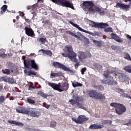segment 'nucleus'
Here are the masks:
<instances>
[{"mask_svg":"<svg viewBox=\"0 0 131 131\" xmlns=\"http://www.w3.org/2000/svg\"><path fill=\"white\" fill-rule=\"evenodd\" d=\"M83 8L84 11L89 12V14H95L96 13H99L100 16H104L105 13L99 6L95 5L93 1H85L82 3Z\"/></svg>","mask_w":131,"mask_h":131,"instance_id":"1","label":"nucleus"},{"mask_svg":"<svg viewBox=\"0 0 131 131\" xmlns=\"http://www.w3.org/2000/svg\"><path fill=\"white\" fill-rule=\"evenodd\" d=\"M114 71L110 70H107L104 72L103 76L107 78L106 80H101V83L104 84H108V85H114V84H117V82L114 80L113 77L110 76L111 74L114 73Z\"/></svg>","mask_w":131,"mask_h":131,"instance_id":"2","label":"nucleus"},{"mask_svg":"<svg viewBox=\"0 0 131 131\" xmlns=\"http://www.w3.org/2000/svg\"><path fill=\"white\" fill-rule=\"evenodd\" d=\"M66 48L68 50V53L66 55V57L70 59L71 61L76 63L75 64V67L79 66V62H78V59L76 58L77 57V54L75 53V52H73V48H72V46H66Z\"/></svg>","mask_w":131,"mask_h":131,"instance_id":"3","label":"nucleus"},{"mask_svg":"<svg viewBox=\"0 0 131 131\" xmlns=\"http://www.w3.org/2000/svg\"><path fill=\"white\" fill-rule=\"evenodd\" d=\"M26 57L25 56H22V60H24V64L25 68L27 69H35V70H38V65L35 62V60L29 59H26Z\"/></svg>","mask_w":131,"mask_h":131,"instance_id":"4","label":"nucleus"},{"mask_svg":"<svg viewBox=\"0 0 131 131\" xmlns=\"http://www.w3.org/2000/svg\"><path fill=\"white\" fill-rule=\"evenodd\" d=\"M110 106L115 108L116 113L118 115H122L126 111V108L124 106V105L121 103L112 102L110 104Z\"/></svg>","mask_w":131,"mask_h":131,"instance_id":"5","label":"nucleus"},{"mask_svg":"<svg viewBox=\"0 0 131 131\" xmlns=\"http://www.w3.org/2000/svg\"><path fill=\"white\" fill-rule=\"evenodd\" d=\"M88 94L91 98L97 99L98 100H104L105 96L101 93H98L96 90H91L88 92Z\"/></svg>","mask_w":131,"mask_h":131,"instance_id":"6","label":"nucleus"},{"mask_svg":"<svg viewBox=\"0 0 131 131\" xmlns=\"http://www.w3.org/2000/svg\"><path fill=\"white\" fill-rule=\"evenodd\" d=\"M73 121H74L76 123H78V124H81L85 121H88L89 120V118L85 117V116L80 115L78 117L77 119L75 118H72Z\"/></svg>","mask_w":131,"mask_h":131,"instance_id":"7","label":"nucleus"},{"mask_svg":"<svg viewBox=\"0 0 131 131\" xmlns=\"http://www.w3.org/2000/svg\"><path fill=\"white\" fill-rule=\"evenodd\" d=\"M91 26H92V27H95V28H100L101 29H103L105 27H108V26H109V25L106 23H97L95 21H92L91 23Z\"/></svg>","mask_w":131,"mask_h":131,"instance_id":"8","label":"nucleus"},{"mask_svg":"<svg viewBox=\"0 0 131 131\" xmlns=\"http://www.w3.org/2000/svg\"><path fill=\"white\" fill-rule=\"evenodd\" d=\"M115 8H119V9H120V10H123V11L126 12L128 11V10H129L130 6L129 5V4H124L123 3H117L115 6Z\"/></svg>","mask_w":131,"mask_h":131,"instance_id":"9","label":"nucleus"},{"mask_svg":"<svg viewBox=\"0 0 131 131\" xmlns=\"http://www.w3.org/2000/svg\"><path fill=\"white\" fill-rule=\"evenodd\" d=\"M78 58L80 61H82L83 59H86L88 57L91 58L92 57V54L90 52L87 53L80 51L78 52Z\"/></svg>","mask_w":131,"mask_h":131,"instance_id":"10","label":"nucleus"},{"mask_svg":"<svg viewBox=\"0 0 131 131\" xmlns=\"http://www.w3.org/2000/svg\"><path fill=\"white\" fill-rule=\"evenodd\" d=\"M48 85L51 86L52 89L54 90H55V91H58V92H62L63 90H61V83L57 84H56L55 83H51L49 82L48 83Z\"/></svg>","mask_w":131,"mask_h":131,"instance_id":"11","label":"nucleus"},{"mask_svg":"<svg viewBox=\"0 0 131 131\" xmlns=\"http://www.w3.org/2000/svg\"><path fill=\"white\" fill-rule=\"evenodd\" d=\"M25 30L26 34L28 35V36H30L31 37H34V36H35V34H34V32L32 29L26 27L25 28Z\"/></svg>","mask_w":131,"mask_h":131,"instance_id":"12","label":"nucleus"},{"mask_svg":"<svg viewBox=\"0 0 131 131\" xmlns=\"http://www.w3.org/2000/svg\"><path fill=\"white\" fill-rule=\"evenodd\" d=\"M52 65L57 69H62L64 71H66V67L58 62L54 61L53 62Z\"/></svg>","mask_w":131,"mask_h":131,"instance_id":"13","label":"nucleus"},{"mask_svg":"<svg viewBox=\"0 0 131 131\" xmlns=\"http://www.w3.org/2000/svg\"><path fill=\"white\" fill-rule=\"evenodd\" d=\"M71 104L72 105H76L78 108H81V109H83V104L82 103H79V100L72 99L70 101Z\"/></svg>","mask_w":131,"mask_h":131,"instance_id":"14","label":"nucleus"},{"mask_svg":"<svg viewBox=\"0 0 131 131\" xmlns=\"http://www.w3.org/2000/svg\"><path fill=\"white\" fill-rule=\"evenodd\" d=\"M28 114H27L28 116H31V117H38L39 116V112L33 110H29Z\"/></svg>","mask_w":131,"mask_h":131,"instance_id":"15","label":"nucleus"},{"mask_svg":"<svg viewBox=\"0 0 131 131\" xmlns=\"http://www.w3.org/2000/svg\"><path fill=\"white\" fill-rule=\"evenodd\" d=\"M103 127H104V124L101 123L99 124H92L90 126L89 128H90V129H99L100 128H103Z\"/></svg>","mask_w":131,"mask_h":131,"instance_id":"16","label":"nucleus"},{"mask_svg":"<svg viewBox=\"0 0 131 131\" xmlns=\"http://www.w3.org/2000/svg\"><path fill=\"white\" fill-rule=\"evenodd\" d=\"M111 37L116 41H117V42H123V40H122L121 37H119L116 34L112 33L111 34Z\"/></svg>","mask_w":131,"mask_h":131,"instance_id":"17","label":"nucleus"},{"mask_svg":"<svg viewBox=\"0 0 131 131\" xmlns=\"http://www.w3.org/2000/svg\"><path fill=\"white\" fill-rule=\"evenodd\" d=\"M52 2L58 6L66 7V0H52Z\"/></svg>","mask_w":131,"mask_h":131,"instance_id":"18","label":"nucleus"},{"mask_svg":"<svg viewBox=\"0 0 131 131\" xmlns=\"http://www.w3.org/2000/svg\"><path fill=\"white\" fill-rule=\"evenodd\" d=\"M16 111L18 113H21V114H28V113L29 112L28 109L21 106L16 108Z\"/></svg>","mask_w":131,"mask_h":131,"instance_id":"19","label":"nucleus"},{"mask_svg":"<svg viewBox=\"0 0 131 131\" xmlns=\"http://www.w3.org/2000/svg\"><path fill=\"white\" fill-rule=\"evenodd\" d=\"M74 27H76V28H77L78 30L80 31H82V32H85V33H88V34H91V35H93L94 33H92V32L86 31L85 30H84L83 29L81 28L77 24H74V25L73 26Z\"/></svg>","mask_w":131,"mask_h":131,"instance_id":"20","label":"nucleus"},{"mask_svg":"<svg viewBox=\"0 0 131 131\" xmlns=\"http://www.w3.org/2000/svg\"><path fill=\"white\" fill-rule=\"evenodd\" d=\"M8 123H11V124H15V125H18V126H23L24 124L20 122H17L14 120H8Z\"/></svg>","mask_w":131,"mask_h":131,"instance_id":"21","label":"nucleus"},{"mask_svg":"<svg viewBox=\"0 0 131 131\" xmlns=\"http://www.w3.org/2000/svg\"><path fill=\"white\" fill-rule=\"evenodd\" d=\"M39 52H42V54H45L46 55H48V56H50V57L53 55V53L51 52V50L41 49L39 50Z\"/></svg>","mask_w":131,"mask_h":131,"instance_id":"22","label":"nucleus"},{"mask_svg":"<svg viewBox=\"0 0 131 131\" xmlns=\"http://www.w3.org/2000/svg\"><path fill=\"white\" fill-rule=\"evenodd\" d=\"M38 9V5H37V4H34V5L32 6H28L27 7V10H37Z\"/></svg>","mask_w":131,"mask_h":131,"instance_id":"23","label":"nucleus"},{"mask_svg":"<svg viewBox=\"0 0 131 131\" xmlns=\"http://www.w3.org/2000/svg\"><path fill=\"white\" fill-rule=\"evenodd\" d=\"M66 7L70 8L72 10H74V6H73V3H71L69 1H66Z\"/></svg>","mask_w":131,"mask_h":131,"instance_id":"24","label":"nucleus"},{"mask_svg":"<svg viewBox=\"0 0 131 131\" xmlns=\"http://www.w3.org/2000/svg\"><path fill=\"white\" fill-rule=\"evenodd\" d=\"M10 56L9 54H5V50H2L1 53H0V57L1 58H8V56Z\"/></svg>","mask_w":131,"mask_h":131,"instance_id":"25","label":"nucleus"},{"mask_svg":"<svg viewBox=\"0 0 131 131\" xmlns=\"http://www.w3.org/2000/svg\"><path fill=\"white\" fill-rule=\"evenodd\" d=\"M8 9V6L4 5L1 7V11H0L1 15H3L5 12L7 11Z\"/></svg>","mask_w":131,"mask_h":131,"instance_id":"26","label":"nucleus"},{"mask_svg":"<svg viewBox=\"0 0 131 131\" xmlns=\"http://www.w3.org/2000/svg\"><path fill=\"white\" fill-rule=\"evenodd\" d=\"M51 76L52 77H60V76H62V73H51Z\"/></svg>","mask_w":131,"mask_h":131,"instance_id":"27","label":"nucleus"},{"mask_svg":"<svg viewBox=\"0 0 131 131\" xmlns=\"http://www.w3.org/2000/svg\"><path fill=\"white\" fill-rule=\"evenodd\" d=\"M2 72L3 73V74H7V75L11 74V71L8 69L2 70Z\"/></svg>","mask_w":131,"mask_h":131,"instance_id":"28","label":"nucleus"},{"mask_svg":"<svg viewBox=\"0 0 131 131\" xmlns=\"http://www.w3.org/2000/svg\"><path fill=\"white\" fill-rule=\"evenodd\" d=\"M123 70L126 71V72H128V73H131V66H128L125 67L123 68Z\"/></svg>","mask_w":131,"mask_h":131,"instance_id":"29","label":"nucleus"},{"mask_svg":"<svg viewBox=\"0 0 131 131\" xmlns=\"http://www.w3.org/2000/svg\"><path fill=\"white\" fill-rule=\"evenodd\" d=\"M72 85L74 88H77V86H82V84L78 82H76L72 83Z\"/></svg>","mask_w":131,"mask_h":131,"instance_id":"30","label":"nucleus"},{"mask_svg":"<svg viewBox=\"0 0 131 131\" xmlns=\"http://www.w3.org/2000/svg\"><path fill=\"white\" fill-rule=\"evenodd\" d=\"M38 40L40 42H41L42 45H43V43H46V41L47 42H48V40H47V38L41 37L39 38Z\"/></svg>","mask_w":131,"mask_h":131,"instance_id":"31","label":"nucleus"},{"mask_svg":"<svg viewBox=\"0 0 131 131\" xmlns=\"http://www.w3.org/2000/svg\"><path fill=\"white\" fill-rule=\"evenodd\" d=\"M93 42H94V43H95L96 46H97V47H102V41H101L93 40Z\"/></svg>","mask_w":131,"mask_h":131,"instance_id":"32","label":"nucleus"},{"mask_svg":"<svg viewBox=\"0 0 131 131\" xmlns=\"http://www.w3.org/2000/svg\"><path fill=\"white\" fill-rule=\"evenodd\" d=\"M7 82H8V83L13 84L16 82V81L12 78H7Z\"/></svg>","mask_w":131,"mask_h":131,"instance_id":"33","label":"nucleus"},{"mask_svg":"<svg viewBox=\"0 0 131 131\" xmlns=\"http://www.w3.org/2000/svg\"><path fill=\"white\" fill-rule=\"evenodd\" d=\"M56 125H57V122L55 121H52L50 124V127H56Z\"/></svg>","mask_w":131,"mask_h":131,"instance_id":"34","label":"nucleus"},{"mask_svg":"<svg viewBox=\"0 0 131 131\" xmlns=\"http://www.w3.org/2000/svg\"><path fill=\"white\" fill-rule=\"evenodd\" d=\"M38 95H39V96L42 97L43 98H47V95L41 91L38 92Z\"/></svg>","mask_w":131,"mask_h":131,"instance_id":"35","label":"nucleus"},{"mask_svg":"<svg viewBox=\"0 0 131 131\" xmlns=\"http://www.w3.org/2000/svg\"><path fill=\"white\" fill-rule=\"evenodd\" d=\"M121 97H123V98H128L131 99V96L128 95V94L126 93H122L121 94Z\"/></svg>","mask_w":131,"mask_h":131,"instance_id":"36","label":"nucleus"},{"mask_svg":"<svg viewBox=\"0 0 131 131\" xmlns=\"http://www.w3.org/2000/svg\"><path fill=\"white\" fill-rule=\"evenodd\" d=\"M28 76H31V75H36L37 73L35 72H33L32 71H30L28 72Z\"/></svg>","mask_w":131,"mask_h":131,"instance_id":"37","label":"nucleus"},{"mask_svg":"<svg viewBox=\"0 0 131 131\" xmlns=\"http://www.w3.org/2000/svg\"><path fill=\"white\" fill-rule=\"evenodd\" d=\"M33 11L32 12V14L33 15V17H32V19L33 20V18H34V17H35V16H36V15H37V9H34Z\"/></svg>","mask_w":131,"mask_h":131,"instance_id":"38","label":"nucleus"},{"mask_svg":"<svg viewBox=\"0 0 131 131\" xmlns=\"http://www.w3.org/2000/svg\"><path fill=\"white\" fill-rule=\"evenodd\" d=\"M5 101H6L5 97L4 96H0V104H3V103H5Z\"/></svg>","mask_w":131,"mask_h":131,"instance_id":"39","label":"nucleus"},{"mask_svg":"<svg viewBox=\"0 0 131 131\" xmlns=\"http://www.w3.org/2000/svg\"><path fill=\"white\" fill-rule=\"evenodd\" d=\"M105 32H113V30H112V28L108 27L104 29Z\"/></svg>","mask_w":131,"mask_h":131,"instance_id":"40","label":"nucleus"},{"mask_svg":"<svg viewBox=\"0 0 131 131\" xmlns=\"http://www.w3.org/2000/svg\"><path fill=\"white\" fill-rule=\"evenodd\" d=\"M125 55L126 56L124 57V59H126V60H131L130 56L128 53H125Z\"/></svg>","mask_w":131,"mask_h":131,"instance_id":"41","label":"nucleus"},{"mask_svg":"<svg viewBox=\"0 0 131 131\" xmlns=\"http://www.w3.org/2000/svg\"><path fill=\"white\" fill-rule=\"evenodd\" d=\"M27 102H28V103L31 104H35V101L34 100H32L30 98L27 99Z\"/></svg>","mask_w":131,"mask_h":131,"instance_id":"42","label":"nucleus"},{"mask_svg":"<svg viewBox=\"0 0 131 131\" xmlns=\"http://www.w3.org/2000/svg\"><path fill=\"white\" fill-rule=\"evenodd\" d=\"M44 25L45 26H47V25H52V23H51V21H50V20H47L44 21Z\"/></svg>","mask_w":131,"mask_h":131,"instance_id":"43","label":"nucleus"},{"mask_svg":"<svg viewBox=\"0 0 131 131\" xmlns=\"http://www.w3.org/2000/svg\"><path fill=\"white\" fill-rule=\"evenodd\" d=\"M8 78H6L5 77H0V81H4L5 82H7Z\"/></svg>","mask_w":131,"mask_h":131,"instance_id":"44","label":"nucleus"},{"mask_svg":"<svg viewBox=\"0 0 131 131\" xmlns=\"http://www.w3.org/2000/svg\"><path fill=\"white\" fill-rule=\"evenodd\" d=\"M84 42L85 45H90V41L89 40V38H85Z\"/></svg>","mask_w":131,"mask_h":131,"instance_id":"45","label":"nucleus"},{"mask_svg":"<svg viewBox=\"0 0 131 131\" xmlns=\"http://www.w3.org/2000/svg\"><path fill=\"white\" fill-rule=\"evenodd\" d=\"M86 71V68L84 67L81 70V73L82 74V75H83V74H84V72Z\"/></svg>","mask_w":131,"mask_h":131,"instance_id":"46","label":"nucleus"},{"mask_svg":"<svg viewBox=\"0 0 131 131\" xmlns=\"http://www.w3.org/2000/svg\"><path fill=\"white\" fill-rule=\"evenodd\" d=\"M95 67H96V68H98V69H102L103 68V67L99 64V63H96L95 64Z\"/></svg>","mask_w":131,"mask_h":131,"instance_id":"47","label":"nucleus"},{"mask_svg":"<svg viewBox=\"0 0 131 131\" xmlns=\"http://www.w3.org/2000/svg\"><path fill=\"white\" fill-rule=\"evenodd\" d=\"M70 35H72V36H74V37H76V38H78V36L77 35H76L74 34V33L72 32H70Z\"/></svg>","mask_w":131,"mask_h":131,"instance_id":"48","label":"nucleus"},{"mask_svg":"<svg viewBox=\"0 0 131 131\" xmlns=\"http://www.w3.org/2000/svg\"><path fill=\"white\" fill-rule=\"evenodd\" d=\"M111 49H112V50H117V49H118V46L113 45L111 46Z\"/></svg>","mask_w":131,"mask_h":131,"instance_id":"49","label":"nucleus"},{"mask_svg":"<svg viewBox=\"0 0 131 131\" xmlns=\"http://www.w3.org/2000/svg\"><path fill=\"white\" fill-rule=\"evenodd\" d=\"M66 71H68V72H70V73H73V71L68 68H66Z\"/></svg>","mask_w":131,"mask_h":131,"instance_id":"50","label":"nucleus"},{"mask_svg":"<svg viewBox=\"0 0 131 131\" xmlns=\"http://www.w3.org/2000/svg\"><path fill=\"white\" fill-rule=\"evenodd\" d=\"M33 89H34V87H33V86L30 85V86H29L28 90H29V91H32V90H33Z\"/></svg>","mask_w":131,"mask_h":131,"instance_id":"51","label":"nucleus"},{"mask_svg":"<svg viewBox=\"0 0 131 131\" xmlns=\"http://www.w3.org/2000/svg\"><path fill=\"white\" fill-rule=\"evenodd\" d=\"M124 76H125V75L121 74V76H120V79H123V77H124Z\"/></svg>","mask_w":131,"mask_h":131,"instance_id":"52","label":"nucleus"},{"mask_svg":"<svg viewBox=\"0 0 131 131\" xmlns=\"http://www.w3.org/2000/svg\"><path fill=\"white\" fill-rule=\"evenodd\" d=\"M104 124H108V120H105L102 121Z\"/></svg>","mask_w":131,"mask_h":131,"instance_id":"53","label":"nucleus"},{"mask_svg":"<svg viewBox=\"0 0 131 131\" xmlns=\"http://www.w3.org/2000/svg\"><path fill=\"white\" fill-rule=\"evenodd\" d=\"M4 88V85L3 84V83H1L0 84V92L1 91H2L3 90Z\"/></svg>","mask_w":131,"mask_h":131,"instance_id":"54","label":"nucleus"},{"mask_svg":"<svg viewBox=\"0 0 131 131\" xmlns=\"http://www.w3.org/2000/svg\"><path fill=\"white\" fill-rule=\"evenodd\" d=\"M25 21L26 22H28V23H30V20L28 18H26V17H25Z\"/></svg>","mask_w":131,"mask_h":131,"instance_id":"55","label":"nucleus"},{"mask_svg":"<svg viewBox=\"0 0 131 131\" xmlns=\"http://www.w3.org/2000/svg\"><path fill=\"white\" fill-rule=\"evenodd\" d=\"M99 89H101V91H103L104 86H103L102 85H100L99 86Z\"/></svg>","mask_w":131,"mask_h":131,"instance_id":"56","label":"nucleus"},{"mask_svg":"<svg viewBox=\"0 0 131 131\" xmlns=\"http://www.w3.org/2000/svg\"><path fill=\"white\" fill-rule=\"evenodd\" d=\"M19 14L20 16H24L25 14L23 12L19 11Z\"/></svg>","mask_w":131,"mask_h":131,"instance_id":"57","label":"nucleus"},{"mask_svg":"<svg viewBox=\"0 0 131 131\" xmlns=\"http://www.w3.org/2000/svg\"><path fill=\"white\" fill-rule=\"evenodd\" d=\"M112 123V121L107 120V124H111Z\"/></svg>","mask_w":131,"mask_h":131,"instance_id":"58","label":"nucleus"},{"mask_svg":"<svg viewBox=\"0 0 131 131\" xmlns=\"http://www.w3.org/2000/svg\"><path fill=\"white\" fill-rule=\"evenodd\" d=\"M10 100H15V98L14 96H10Z\"/></svg>","mask_w":131,"mask_h":131,"instance_id":"59","label":"nucleus"},{"mask_svg":"<svg viewBox=\"0 0 131 131\" xmlns=\"http://www.w3.org/2000/svg\"><path fill=\"white\" fill-rule=\"evenodd\" d=\"M25 74H27V75H28V71H27V70H25L24 71Z\"/></svg>","mask_w":131,"mask_h":131,"instance_id":"60","label":"nucleus"},{"mask_svg":"<svg viewBox=\"0 0 131 131\" xmlns=\"http://www.w3.org/2000/svg\"><path fill=\"white\" fill-rule=\"evenodd\" d=\"M45 107L47 108V109H49L50 108V105L47 104L46 106H45Z\"/></svg>","mask_w":131,"mask_h":131,"instance_id":"61","label":"nucleus"},{"mask_svg":"<svg viewBox=\"0 0 131 131\" xmlns=\"http://www.w3.org/2000/svg\"><path fill=\"white\" fill-rule=\"evenodd\" d=\"M61 54L63 57H66V53H61Z\"/></svg>","mask_w":131,"mask_h":131,"instance_id":"62","label":"nucleus"},{"mask_svg":"<svg viewBox=\"0 0 131 131\" xmlns=\"http://www.w3.org/2000/svg\"><path fill=\"white\" fill-rule=\"evenodd\" d=\"M69 23L70 24H71V25H73H73H74V24L73 23V22L72 21H70V22H69Z\"/></svg>","mask_w":131,"mask_h":131,"instance_id":"63","label":"nucleus"},{"mask_svg":"<svg viewBox=\"0 0 131 131\" xmlns=\"http://www.w3.org/2000/svg\"><path fill=\"white\" fill-rule=\"evenodd\" d=\"M119 92H121L122 93H123V90H122V89H119Z\"/></svg>","mask_w":131,"mask_h":131,"instance_id":"64","label":"nucleus"}]
</instances>
